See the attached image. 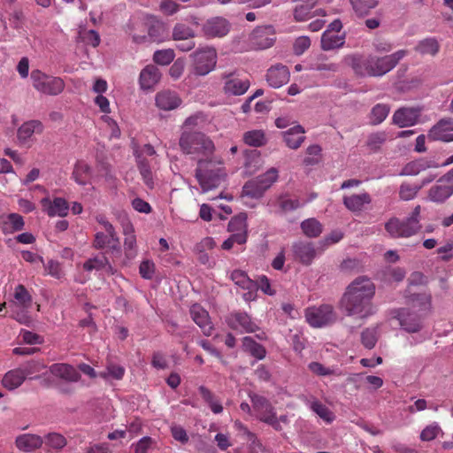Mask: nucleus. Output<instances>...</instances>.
<instances>
[{
  "instance_id": "f257e3e1",
  "label": "nucleus",
  "mask_w": 453,
  "mask_h": 453,
  "mask_svg": "<svg viewBox=\"0 0 453 453\" xmlns=\"http://www.w3.org/2000/svg\"><path fill=\"white\" fill-rule=\"evenodd\" d=\"M179 145L184 154L197 159L195 176L202 188L207 192L218 188L225 181L226 173L220 157L209 158L214 150L213 142L201 132H182Z\"/></svg>"
},
{
  "instance_id": "f03ea898",
  "label": "nucleus",
  "mask_w": 453,
  "mask_h": 453,
  "mask_svg": "<svg viewBox=\"0 0 453 453\" xmlns=\"http://www.w3.org/2000/svg\"><path fill=\"white\" fill-rule=\"evenodd\" d=\"M376 287L367 276H358L346 288L340 307L349 317L368 318L375 313L372 299Z\"/></svg>"
},
{
  "instance_id": "7ed1b4c3",
  "label": "nucleus",
  "mask_w": 453,
  "mask_h": 453,
  "mask_svg": "<svg viewBox=\"0 0 453 453\" xmlns=\"http://www.w3.org/2000/svg\"><path fill=\"white\" fill-rule=\"evenodd\" d=\"M421 206L416 205L411 212L403 219L391 217L385 223V230L394 239H407L418 234L421 228Z\"/></svg>"
},
{
  "instance_id": "20e7f679",
  "label": "nucleus",
  "mask_w": 453,
  "mask_h": 453,
  "mask_svg": "<svg viewBox=\"0 0 453 453\" xmlns=\"http://www.w3.org/2000/svg\"><path fill=\"white\" fill-rule=\"evenodd\" d=\"M96 220L103 227V231H97L92 243L96 250L108 248L112 254L119 255L121 252L120 240L113 225L103 214L96 216Z\"/></svg>"
},
{
  "instance_id": "39448f33",
  "label": "nucleus",
  "mask_w": 453,
  "mask_h": 453,
  "mask_svg": "<svg viewBox=\"0 0 453 453\" xmlns=\"http://www.w3.org/2000/svg\"><path fill=\"white\" fill-rule=\"evenodd\" d=\"M192 66L188 78L194 76H205L213 71L217 65L218 54L211 46L198 48L191 55Z\"/></svg>"
},
{
  "instance_id": "423d86ee",
  "label": "nucleus",
  "mask_w": 453,
  "mask_h": 453,
  "mask_svg": "<svg viewBox=\"0 0 453 453\" xmlns=\"http://www.w3.org/2000/svg\"><path fill=\"white\" fill-rule=\"evenodd\" d=\"M31 81L35 90L47 96L59 95L65 87L60 77L48 75L40 70L32 71Z\"/></svg>"
},
{
  "instance_id": "0eeeda50",
  "label": "nucleus",
  "mask_w": 453,
  "mask_h": 453,
  "mask_svg": "<svg viewBox=\"0 0 453 453\" xmlns=\"http://www.w3.org/2000/svg\"><path fill=\"white\" fill-rule=\"evenodd\" d=\"M305 319L312 327H322L335 322L337 315L331 304L325 303L307 308Z\"/></svg>"
},
{
  "instance_id": "6e6552de",
  "label": "nucleus",
  "mask_w": 453,
  "mask_h": 453,
  "mask_svg": "<svg viewBox=\"0 0 453 453\" xmlns=\"http://www.w3.org/2000/svg\"><path fill=\"white\" fill-rule=\"evenodd\" d=\"M453 195V168L441 176L427 193V198L436 203H443Z\"/></svg>"
},
{
  "instance_id": "1a4fd4ad",
  "label": "nucleus",
  "mask_w": 453,
  "mask_h": 453,
  "mask_svg": "<svg viewBox=\"0 0 453 453\" xmlns=\"http://www.w3.org/2000/svg\"><path fill=\"white\" fill-rule=\"evenodd\" d=\"M407 55V50H400L381 58L370 56L372 76H382L391 71Z\"/></svg>"
},
{
  "instance_id": "9d476101",
  "label": "nucleus",
  "mask_w": 453,
  "mask_h": 453,
  "mask_svg": "<svg viewBox=\"0 0 453 453\" xmlns=\"http://www.w3.org/2000/svg\"><path fill=\"white\" fill-rule=\"evenodd\" d=\"M221 79L224 81L223 92L226 96L244 95L250 86L249 79L242 78L237 71L224 72Z\"/></svg>"
},
{
  "instance_id": "9b49d317",
  "label": "nucleus",
  "mask_w": 453,
  "mask_h": 453,
  "mask_svg": "<svg viewBox=\"0 0 453 453\" xmlns=\"http://www.w3.org/2000/svg\"><path fill=\"white\" fill-rule=\"evenodd\" d=\"M231 29V23L224 17L215 16L206 19L201 27L202 35L207 39L222 38Z\"/></svg>"
},
{
  "instance_id": "f8f14e48",
  "label": "nucleus",
  "mask_w": 453,
  "mask_h": 453,
  "mask_svg": "<svg viewBox=\"0 0 453 453\" xmlns=\"http://www.w3.org/2000/svg\"><path fill=\"white\" fill-rule=\"evenodd\" d=\"M250 40L257 50L268 49L275 42V30L273 26L257 27L251 33Z\"/></svg>"
},
{
  "instance_id": "ddd939ff",
  "label": "nucleus",
  "mask_w": 453,
  "mask_h": 453,
  "mask_svg": "<svg viewBox=\"0 0 453 453\" xmlns=\"http://www.w3.org/2000/svg\"><path fill=\"white\" fill-rule=\"evenodd\" d=\"M427 137L431 141L453 142V119L444 118L431 127Z\"/></svg>"
},
{
  "instance_id": "4468645a",
  "label": "nucleus",
  "mask_w": 453,
  "mask_h": 453,
  "mask_svg": "<svg viewBox=\"0 0 453 453\" xmlns=\"http://www.w3.org/2000/svg\"><path fill=\"white\" fill-rule=\"evenodd\" d=\"M291 250L295 259L300 263L309 265L317 256L314 244L310 242L297 241L292 244Z\"/></svg>"
},
{
  "instance_id": "2eb2a0df",
  "label": "nucleus",
  "mask_w": 453,
  "mask_h": 453,
  "mask_svg": "<svg viewBox=\"0 0 453 453\" xmlns=\"http://www.w3.org/2000/svg\"><path fill=\"white\" fill-rule=\"evenodd\" d=\"M249 397L251 401L252 408L257 412V417L260 421L264 422L266 418L273 417L276 413L274 407L265 396L250 392L249 393Z\"/></svg>"
},
{
  "instance_id": "dca6fc26",
  "label": "nucleus",
  "mask_w": 453,
  "mask_h": 453,
  "mask_svg": "<svg viewBox=\"0 0 453 453\" xmlns=\"http://www.w3.org/2000/svg\"><path fill=\"white\" fill-rule=\"evenodd\" d=\"M394 318L399 320L400 326L407 332H418L421 326L419 318L408 309L402 308L393 311Z\"/></svg>"
},
{
  "instance_id": "f3484780",
  "label": "nucleus",
  "mask_w": 453,
  "mask_h": 453,
  "mask_svg": "<svg viewBox=\"0 0 453 453\" xmlns=\"http://www.w3.org/2000/svg\"><path fill=\"white\" fill-rule=\"evenodd\" d=\"M190 315L194 322L203 330L206 336L212 334L213 326L210 320L208 311L200 304L195 303L190 308Z\"/></svg>"
},
{
  "instance_id": "a211bd4d",
  "label": "nucleus",
  "mask_w": 453,
  "mask_h": 453,
  "mask_svg": "<svg viewBox=\"0 0 453 453\" xmlns=\"http://www.w3.org/2000/svg\"><path fill=\"white\" fill-rule=\"evenodd\" d=\"M155 102L158 109L162 111H172L180 105L181 99L175 91L166 89L157 93Z\"/></svg>"
},
{
  "instance_id": "6ab92c4d",
  "label": "nucleus",
  "mask_w": 453,
  "mask_h": 453,
  "mask_svg": "<svg viewBox=\"0 0 453 453\" xmlns=\"http://www.w3.org/2000/svg\"><path fill=\"white\" fill-rule=\"evenodd\" d=\"M41 203L50 217H65L68 213V203L62 197H56L53 201L45 197L41 200Z\"/></svg>"
},
{
  "instance_id": "aec40b11",
  "label": "nucleus",
  "mask_w": 453,
  "mask_h": 453,
  "mask_svg": "<svg viewBox=\"0 0 453 453\" xmlns=\"http://www.w3.org/2000/svg\"><path fill=\"white\" fill-rule=\"evenodd\" d=\"M290 73L287 66L277 65L268 69L266 81L273 88H278L289 81Z\"/></svg>"
},
{
  "instance_id": "412c9836",
  "label": "nucleus",
  "mask_w": 453,
  "mask_h": 453,
  "mask_svg": "<svg viewBox=\"0 0 453 453\" xmlns=\"http://www.w3.org/2000/svg\"><path fill=\"white\" fill-rule=\"evenodd\" d=\"M161 79L159 69L153 65L145 66L140 73L139 82L142 89H150L154 88Z\"/></svg>"
},
{
  "instance_id": "4be33fe9",
  "label": "nucleus",
  "mask_w": 453,
  "mask_h": 453,
  "mask_svg": "<svg viewBox=\"0 0 453 453\" xmlns=\"http://www.w3.org/2000/svg\"><path fill=\"white\" fill-rule=\"evenodd\" d=\"M305 130L301 125L295 127L281 133L286 145L291 150H297L305 141Z\"/></svg>"
},
{
  "instance_id": "5701e85b",
  "label": "nucleus",
  "mask_w": 453,
  "mask_h": 453,
  "mask_svg": "<svg viewBox=\"0 0 453 453\" xmlns=\"http://www.w3.org/2000/svg\"><path fill=\"white\" fill-rule=\"evenodd\" d=\"M228 326L235 330L242 329L247 333H253L257 326L251 320L247 313L237 312L231 314L227 320Z\"/></svg>"
},
{
  "instance_id": "b1692460",
  "label": "nucleus",
  "mask_w": 453,
  "mask_h": 453,
  "mask_svg": "<svg viewBox=\"0 0 453 453\" xmlns=\"http://www.w3.org/2000/svg\"><path fill=\"white\" fill-rule=\"evenodd\" d=\"M419 116V111L414 108H401L395 111L393 122L400 127L414 125Z\"/></svg>"
},
{
  "instance_id": "393cba45",
  "label": "nucleus",
  "mask_w": 453,
  "mask_h": 453,
  "mask_svg": "<svg viewBox=\"0 0 453 453\" xmlns=\"http://www.w3.org/2000/svg\"><path fill=\"white\" fill-rule=\"evenodd\" d=\"M50 371L54 376L66 381L77 382L81 379L79 372L68 364H54L50 367Z\"/></svg>"
},
{
  "instance_id": "a878e982",
  "label": "nucleus",
  "mask_w": 453,
  "mask_h": 453,
  "mask_svg": "<svg viewBox=\"0 0 453 453\" xmlns=\"http://www.w3.org/2000/svg\"><path fill=\"white\" fill-rule=\"evenodd\" d=\"M406 303L413 308H418L419 311H426L431 307V295L428 293L412 292L409 288L405 294Z\"/></svg>"
},
{
  "instance_id": "bb28decb",
  "label": "nucleus",
  "mask_w": 453,
  "mask_h": 453,
  "mask_svg": "<svg viewBox=\"0 0 453 453\" xmlns=\"http://www.w3.org/2000/svg\"><path fill=\"white\" fill-rule=\"evenodd\" d=\"M123 234L124 239V251L125 255L128 259H132L136 256V236L134 234L133 225L130 221H127L123 224Z\"/></svg>"
},
{
  "instance_id": "cd10ccee",
  "label": "nucleus",
  "mask_w": 453,
  "mask_h": 453,
  "mask_svg": "<svg viewBox=\"0 0 453 453\" xmlns=\"http://www.w3.org/2000/svg\"><path fill=\"white\" fill-rule=\"evenodd\" d=\"M15 443L20 450L30 452L41 448L43 443V440L37 434H25L18 436Z\"/></svg>"
},
{
  "instance_id": "c85d7f7f",
  "label": "nucleus",
  "mask_w": 453,
  "mask_h": 453,
  "mask_svg": "<svg viewBox=\"0 0 453 453\" xmlns=\"http://www.w3.org/2000/svg\"><path fill=\"white\" fill-rule=\"evenodd\" d=\"M371 202L372 198L366 192L343 197V204L352 212L361 211L365 204H369Z\"/></svg>"
},
{
  "instance_id": "c756f323",
  "label": "nucleus",
  "mask_w": 453,
  "mask_h": 453,
  "mask_svg": "<svg viewBox=\"0 0 453 453\" xmlns=\"http://www.w3.org/2000/svg\"><path fill=\"white\" fill-rule=\"evenodd\" d=\"M440 42L435 37H426L418 42L414 50L421 56L435 57L440 51Z\"/></svg>"
},
{
  "instance_id": "7c9ffc66",
  "label": "nucleus",
  "mask_w": 453,
  "mask_h": 453,
  "mask_svg": "<svg viewBox=\"0 0 453 453\" xmlns=\"http://www.w3.org/2000/svg\"><path fill=\"white\" fill-rule=\"evenodd\" d=\"M273 203L279 207V213L285 214L302 207L304 203L297 198H292L288 194H281L275 198Z\"/></svg>"
},
{
  "instance_id": "2f4dec72",
  "label": "nucleus",
  "mask_w": 453,
  "mask_h": 453,
  "mask_svg": "<svg viewBox=\"0 0 453 453\" xmlns=\"http://www.w3.org/2000/svg\"><path fill=\"white\" fill-rule=\"evenodd\" d=\"M345 42L344 34L325 31L321 36V48L323 50H332L342 47Z\"/></svg>"
},
{
  "instance_id": "473e14b6",
  "label": "nucleus",
  "mask_w": 453,
  "mask_h": 453,
  "mask_svg": "<svg viewBox=\"0 0 453 453\" xmlns=\"http://www.w3.org/2000/svg\"><path fill=\"white\" fill-rule=\"evenodd\" d=\"M25 380L26 372L21 369H13L4 374L2 384L5 388L14 390L21 386Z\"/></svg>"
},
{
  "instance_id": "72a5a7b5",
  "label": "nucleus",
  "mask_w": 453,
  "mask_h": 453,
  "mask_svg": "<svg viewBox=\"0 0 453 453\" xmlns=\"http://www.w3.org/2000/svg\"><path fill=\"white\" fill-rule=\"evenodd\" d=\"M163 26L159 23L149 27L147 35H133V41L136 43L160 42L162 40Z\"/></svg>"
},
{
  "instance_id": "f704fd0d",
  "label": "nucleus",
  "mask_w": 453,
  "mask_h": 453,
  "mask_svg": "<svg viewBox=\"0 0 453 453\" xmlns=\"http://www.w3.org/2000/svg\"><path fill=\"white\" fill-rule=\"evenodd\" d=\"M349 59L350 61L349 65L357 75L372 76L370 56L368 58L351 56Z\"/></svg>"
},
{
  "instance_id": "c9c22d12",
  "label": "nucleus",
  "mask_w": 453,
  "mask_h": 453,
  "mask_svg": "<svg viewBox=\"0 0 453 453\" xmlns=\"http://www.w3.org/2000/svg\"><path fill=\"white\" fill-rule=\"evenodd\" d=\"M438 165L423 158L414 160L406 164L402 169V175H417L422 171L431 167H437Z\"/></svg>"
},
{
  "instance_id": "e433bc0d",
  "label": "nucleus",
  "mask_w": 453,
  "mask_h": 453,
  "mask_svg": "<svg viewBox=\"0 0 453 453\" xmlns=\"http://www.w3.org/2000/svg\"><path fill=\"white\" fill-rule=\"evenodd\" d=\"M294 18L296 21H303L311 17V10L319 0H296Z\"/></svg>"
},
{
  "instance_id": "4c0bfd02",
  "label": "nucleus",
  "mask_w": 453,
  "mask_h": 453,
  "mask_svg": "<svg viewBox=\"0 0 453 453\" xmlns=\"http://www.w3.org/2000/svg\"><path fill=\"white\" fill-rule=\"evenodd\" d=\"M42 125L38 120H30L25 122L18 129V139L25 143L35 133H42Z\"/></svg>"
},
{
  "instance_id": "58836bf2",
  "label": "nucleus",
  "mask_w": 453,
  "mask_h": 453,
  "mask_svg": "<svg viewBox=\"0 0 453 453\" xmlns=\"http://www.w3.org/2000/svg\"><path fill=\"white\" fill-rule=\"evenodd\" d=\"M242 349L258 360L264 359L266 356V350L264 346L255 342L250 336L242 339Z\"/></svg>"
},
{
  "instance_id": "ea45409f",
  "label": "nucleus",
  "mask_w": 453,
  "mask_h": 453,
  "mask_svg": "<svg viewBox=\"0 0 453 453\" xmlns=\"http://www.w3.org/2000/svg\"><path fill=\"white\" fill-rule=\"evenodd\" d=\"M91 167L83 161H78L73 172V178L79 185L84 186L88 182L91 176Z\"/></svg>"
},
{
  "instance_id": "a19ab883",
  "label": "nucleus",
  "mask_w": 453,
  "mask_h": 453,
  "mask_svg": "<svg viewBox=\"0 0 453 453\" xmlns=\"http://www.w3.org/2000/svg\"><path fill=\"white\" fill-rule=\"evenodd\" d=\"M242 140L245 144L251 147L264 146L266 142L265 133L261 129L247 131L243 134Z\"/></svg>"
},
{
  "instance_id": "79ce46f5",
  "label": "nucleus",
  "mask_w": 453,
  "mask_h": 453,
  "mask_svg": "<svg viewBox=\"0 0 453 453\" xmlns=\"http://www.w3.org/2000/svg\"><path fill=\"white\" fill-rule=\"evenodd\" d=\"M301 229L307 237L316 238L322 233L323 226L315 218H310L301 223Z\"/></svg>"
},
{
  "instance_id": "37998d69",
  "label": "nucleus",
  "mask_w": 453,
  "mask_h": 453,
  "mask_svg": "<svg viewBox=\"0 0 453 453\" xmlns=\"http://www.w3.org/2000/svg\"><path fill=\"white\" fill-rule=\"evenodd\" d=\"M2 225L4 233H12L23 229L24 220L19 214L11 213L3 220Z\"/></svg>"
},
{
  "instance_id": "c03bdc74",
  "label": "nucleus",
  "mask_w": 453,
  "mask_h": 453,
  "mask_svg": "<svg viewBox=\"0 0 453 453\" xmlns=\"http://www.w3.org/2000/svg\"><path fill=\"white\" fill-rule=\"evenodd\" d=\"M137 166L139 169V172L142 177V180L145 183V185L152 189L154 188V181H153V176L152 172L150 170V164L148 160L142 157V155H137Z\"/></svg>"
},
{
  "instance_id": "a18cd8bd",
  "label": "nucleus",
  "mask_w": 453,
  "mask_h": 453,
  "mask_svg": "<svg viewBox=\"0 0 453 453\" xmlns=\"http://www.w3.org/2000/svg\"><path fill=\"white\" fill-rule=\"evenodd\" d=\"M230 278L235 285L241 287L243 289L257 290L256 282L250 280L243 271H233L230 275Z\"/></svg>"
},
{
  "instance_id": "49530a36",
  "label": "nucleus",
  "mask_w": 453,
  "mask_h": 453,
  "mask_svg": "<svg viewBox=\"0 0 453 453\" xmlns=\"http://www.w3.org/2000/svg\"><path fill=\"white\" fill-rule=\"evenodd\" d=\"M349 3L357 16H365L379 4V0H349Z\"/></svg>"
},
{
  "instance_id": "de8ad7c7",
  "label": "nucleus",
  "mask_w": 453,
  "mask_h": 453,
  "mask_svg": "<svg viewBox=\"0 0 453 453\" xmlns=\"http://www.w3.org/2000/svg\"><path fill=\"white\" fill-rule=\"evenodd\" d=\"M388 140V134L385 131H378L368 135L366 146L372 151H378Z\"/></svg>"
},
{
  "instance_id": "09e8293b",
  "label": "nucleus",
  "mask_w": 453,
  "mask_h": 453,
  "mask_svg": "<svg viewBox=\"0 0 453 453\" xmlns=\"http://www.w3.org/2000/svg\"><path fill=\"white\" fill-rule=\"evenodd\" d=\"M390 108L384 104H378L372 107L370 113V122L372 125H379L384 121L389 113Z\"/></svg>"
},
{
  "instance_id": "8fccbe9b",
  "label": "nucleus",
  "mask_w": 453,
  "mask_h": 453,
  "mask_svg": "<svg viewBox=\"0 0 453 453\" xmlns=\"http://www.w3.org/2000/svg\"><path fill=\"white\" fill-rule=\"evenodd\" d=\"M265 191L256 179L247 181L242 187V196L258 199L263 196Z\"/></svg>"
},
{
  "instance_id": "3c124183",
  "label": "nucleus",
  "mask_w": 453,
  "mask_h": 453,
  "mask_svg": "<svg viewBox=\"0 0 453 453\" xmlns=\"http://www.w3.org/2000/svg\"><path fill=\"white\" fill-rule=\"evenodd\" d=\"M195 35V31L185 24L178 23L173 27V39L174 41H186L188 39H193Z\"/></svg>"
},
{
  "instance_id": "603ef678",
  "label": "nucleus",
  "mask_w": 453,
  "mask_h": 453,
  "mask_svg": "<svg viewBox=\"0 0 453 453\" xmlns=\"http://www.w3.org/2000/svg\"><path fill=\"white\" fill-rule=\"evenodd\" d=\"M106 266L111 267L109 260L104 255L91 257L83 264V269L88 272L99 271Z\"/></svg>"
},
{
  "instance_id": "864d4df0",
  "label": "nucleus",
  "mask_w": 453,
  "mask_h": 453,
  "mask_svg": "<svg viewBox=\"0 0 453 453\" xmlns=\"http://www.w3.org/2000/svg\"><path fill=\"white\" fill-rule=\"evenodd\" d=\"M14 298L24 309H28L31 306L33 301L32 296L22 284H19L15 288Z\"/></svg>"
},
{
  "instance_id": "5fc2aeb1",
  "label": "nucleus",
  "mask_w": 453,
  "mask_h": 453,
  "mask_svg": "<svg viewBox=\"0 0 453 453\" xmlns=\"http://www.w3.org/2000/svg\"><path fill=\"white\" fill-rule=\"evenodd\" d=\"M255 179L265 192L277 180L278 171L276 168L272 167L266 173Z\"/></svg>"
},
{
  "instance_id": "6e6d98bb",
  "label": "nucleus",
  "mask_w": 453,
  "mask_h": 453,
  "mask_svg": "<svg viewBox=\"0 0 453 453\" xmlns=\"http://www.w3.org/2000/svg\"><path fill=\"white\" fill-rule=\"evenodd\" d=\"M378 341V330L377 327L365 328L361 333V342L365 348L372 349L375 347Z\"/></svg>"
},
{
  "instance_id": "4d7b16f0",
  "label": "nucleus",
  "mask_w": 453,
  "mask_h": 453,
  "mask_svg": "<svg viewBox=\"0 0 453 453\" xmlns=\"http://www.w3.org/2000/svg\"><path fill=\"white\" fill-rule=\"evenodd\" d=\"M322 149L319 144L310 145L306 149L307 156L303 158V165L306 166L319 164Z\"/></svg>"
},
{
  "instance_id": "13d9d810",
  "label": "nucleus",
  "mask_w": 453,
  "mask_h": 453,
  "mask_svg": "<svg viewBox=\"0 0 453 453\" xmlns=\"http://www.w3.org/2000/svg\"><path fill=\"white\" fill-rule=\"evenodd\" d=\"M247 218L246 215L241 213L234 218L228 223L227 229L231 233H246L247 234Z\"/></svg>"
},
{
  "instance_id": "bf43d9fd",
  "label": "nucleus",
  "mask_w": 453,
  "mask_h": 453,
  "mask_svg": "<svg viewBox=\"0 0 453 453\" xmlns=\"http://www.w3.org/2000/svg\"><path fill=\"white\" fill-rule=\"evenodd\" d=\"M420 189L421 186L403 183L399 188V197L403 201L412 200L417 196Z\"/></svg>"
},
{
  "instance_id": "052dcab7",
  "label": "nucleus",
  "mask_w": 453,
  "mask_h": 453,
  "mask_svg": "<svg viewBox=\"0 0 453 453\" xmlns=\"http://www.w3.org/2000/svg\"><path fill=\"white\" fill-rule=\"evenodd\" d=\"M310 408L318 414L322 419L331 422L334 419L332 411L323 403L318 400L311 402Z\"/></svg>"
},
{
  "instance_id": "680f3d73",
  "label": "nucleus",
  "mask_w": 453,
  "mask_h": 453,
  "mask_svg": "<svg viewBox=\"0 0 453 453\" xmlns=\"http://www.w3.org/2000/svg\"><path fill=\"white\" fill-rule=\"evenodd\" d=\"M175 58V53L172 49L156 50L153 55L155 63L161 65H169Z\"/></svg>"
},
{
  "instance_id": "e2e57ef3",
  "label": "nucleus",
  "mask_w": 453,
  "mask_h": 453,
  "mask_svg": "<svg viewBox=\"0 0 453 453\" xmlns=\"http://www.w3.org/2000/svg\"><path fill=\"white\" fill-rule=\"evenodd\" d=\"M79 38L86 44L96 47L100 43V36L98 33L93 29H83L79 32Z\"/></svg>"
},
{
  "instance_id": "0e129e2a",
  "label": "nucleus",
  "mask_w": 453,
  "mask_h": 453,
  "mask_svg": "<svg viewBox=\"0 0 453 453\" xmlns=\"http://www.w3.org/2000/svg\"><path fill=\"white\" fill-rule=\"evenodd\" d=\"M125 374V368L123 366L111 364L107 365L106 370L100 373V376L105 380L112 378L115 380H121Z\"/></svg>"
},
{
  "instance_id": "69168bd1",
  "label": "nucleus",
  "mask_w": 453,
  "mask_h": 453,
  "mask_svg": "<svg viewBox=\"0 0 453 453\" xmlns=\"http://www.w3.org/2000/svg\"><path fill=\"white\" fill-rule=\"evenodd\" d=\"M46 444L53 449H60L66 445V439L58 433H50L46 435Z\"/></svg>"
},
{
  "instance_id": "338daca9",
  "label": "nucleus",
  "mask_w": 453,
  "mask_h": 453,
  "mask_svg": "<svg viewBox=\"0 0 453 453\" xmlns=\"http://www.w3.org/2000/svg\"><path fill=\"white\" fill-rule=\"evenodd\" d=\"M311 46V39L308 36L302 35L297 37L293 43V51L295 55L300 56L304 53Z\"/></svg>"
},
{
  "instance_id": "774afa93",
  "label": "nucleus",
  "mask_w": 453,
  "mask_h": 453,
  "mask_svg": "<svg viewBox=\"0 0 453 453\" xmlns=\"http://www.w3.org/2000/svg\"><path fill=\"white\" fill-rule=\"evenodd\" d=\"M139 273L143 279L150 280L155 273V265L150 260H144L141 263Z\"/></svg>"
}]
</instances>
